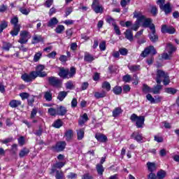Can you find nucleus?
Listing matches in <instances>:
<instances>
[{"label": "nucleus", "mask_w": 179, "mask_h": 179, "mask_svg": "<svg viewBox=\"0 0 179 179\" xmlns=\"http://www.w3.org/2000/svg\"><path fill=\"white\" fill-rule=\"evenodd\" d=\"M149 54H152V55H156L157 54V52L153 45L145 48V50L141 52V57L145 58V57H148Z\"/></svg>", "instance_id": "8"}, {"label": "nucleus", "mask_w": 179, "mask_h": 179, "mask_svg": "<svg viewBox=\"0 0 179 179\" xmlns=\"http://www.w3.org/2000/svg\"><path fill=\"white\" fill-rule=\"evenodd\" d=\"M58 24V20H57V17H52L50 20V21L48 23V27H54V26Z\"/></svg>", "instance_id": "30"}, {"label": "nucleus", "mask_w": 179, "mask_h": 179, "mask_svg": "<svg viewBox=\"0 0 179 179\" xmlns=\"http://www.w3.org/2000/svg\"><path fill=\"white\" fill-rule=\"evenodd\" d=\"M43 40V38H41V36H37V35H34L33 36V41L34 42L33 44H37V43H40V41H41Z\"/></svg>", "instance_id": "42"}, {"label": "nucleus", "mask_w": 179, "mask_h": 179, "mask_svg": "<svg viewBox=\"0 0 179 179\" xmlns=\"http://www.w3.org/2000/svg\"><path fill=\"white\" fill-rule=\"evenodd\" d=\"M20 96L22 100H24L26 99H29V93H27V92H22L20 94Z\"/></svg>", "instance_id": "60"}, {"label": "nucleus", "mask_w": 179, "mask_h": 179, "mask_svg": "<svg viewBox=\"0 0 179 179\" xmlns=\"http://www.w3.org/2000/svg\"><path fill=\"white\" fill-rule=\"evenodd\" d=\"M30 153V150L29 148H24L22 150H20L19 156L20 157H24V156H27Z\"/></svg>", "instance_id": "32"}, {"label": "nucleus", "mask_w": 179, "mask_h": 179, "mask_svg": "<svg viewBox=\"0 0 179 179\" xmlns=\"http://www.w3.org/2000/svg\"><path fill=\"white\" fill-rule=\"evenodd\" d=\"M21 104H22V102L20 101H17L15 99L10 101L9 103V106L12 108H16V107H19V106H20Z\"/></svg>", "instance_id": "25"}, {"label": "nucleus", "mask_w": 179, "mask_h": 179, "mask_svg": "<svg viewBox=\"0 0 179 179\" xmlns=\"http://www.w3.org/2000/svg\"><path fill=\"white\" fill-rule=\"evenodd\" d=\"M36 115H37V108H34L31 112V118H34Z\"/></svg>", "instance_id": "63"}, {"label": "nucleus", "mask_w": 179, "mask_h": 179, "mask_svg": "<svg viewBox=\"0 0 179 179\" xmlns=\"http://www.w3.org/2000/svg\"><path fill=\"white\" fill-rule=\"evenodd\" d=\"M66 146V143L65 141H60L56 143L55 146L52 147L54 150L56 152H62L65 147Z\"/></svg>", "instance_id": "13"}, {"label": "nucleus", "mask_w": 179, "mask_h": 179, "mask_svg": "<svg viewBox=\"0 0 179 179\" xmlns=\"http://www.w3.org/2000/svg\"><path fill=\"white\" fill-rule=\"evenodd\" d=\"M82 179H93V177L90 176L89 173H85L83 176Z\"/></svg>", "instance_id": "64"}, {"label": "nucleus", "mask_w": 179, "mask_h": 179, "mask_svg": "<svg viewBox=\"0 0 179 179\" xmlns=\"http://www.w3.org/2000/svg\"><path fill=\"white\" fill-rule=\"evenodd\" d=\"M131 138H133L136 142H141V141H143V136L142 134H139L138 132L134 131L131 135Z\"/></svg>", "instance_id": "19"}, {"label": "nucleus", "mask_w": 179, "mask_h": 179, "mask_svg": "<svg viewBox=\"0 0 179 179\" xmlns=\"http://www.w3.org/2000/svg\"><path fill=\"white\" fill-rule=\"evenodd\" d=\"M95 138L98 141V142L104 143L107 141V136H106L104 134H101L100 133L96 134Z\"/></svg>", "instance_id": "21"}, {"label": "nucleus", "mask_w": 179, "mask_h": 179, "mask_svg": "<svg viewBox=\"0 0 179 179\" xmlns=\"http://www.w3.org/2000/svg\"><path fill=\"white\" fill-rule=\"evenodd\" d=\"M6 27H8V22L5 20L1 21V24H0V33H2Z\"/></svg>", "instance_id": "40"}, {"label": "nucleus", "mask_w": 179, "mask_h": 179, "mask_svg": "<svg viewBox=\"0 0 179 179\" xmlns=\"http://www.w3.org/2000/svg\"><path fill=\"white\" fill-rule=\"evenodd\" d=\"M77 136L78 141H82L85 137V129H80L78 131H77Z\"/></svg>", "instance_id": "33"}, {"label": "nucleus", "mask_w": 179, "mask_h": 179, "mask_svg": "<svg viewBox=\"0 0 179 179\" xmlns=\"http://www.w3.org/2000/svg\"><path fill=\"white\" fill-rule=\"evenodd\" d=\"M119 52L121 55L125 56L128 55V50L125 48H122L119 50Z\"/></svg>", "instance_id": "51"}, {"label": "nucleus", "mask_w": 179, "mask_h": 179, "mask_svg": "<svg viewBox=\"0 0 179 179\" xmlns=\"http://www.w3.org/2000/svg\"><path fill=\"white\" fill-rule=\"evenodd\" d=\"M92 9L95 13H103V10H104L103 6L100 5V1H99V0H93Z\"/></svg>", "instance_id": "9"}, {"label": "nucleus", "mask_w": 179, "mask_h": 179, "mask_svg": "<svg viewBox=\"0 0 179 179\" xmlns=\"http://www.w3.org/2000/svg\"><path fill=\"white\" fill-rule=\"evenodd\" d=\"M64 30L65 27H64V25H58L55 29V31L56 33H57V34H61V33H62V31H64Z\"/></svg>", "instance_id": "45"}, {"label": "nucleus", "mask_w": 179, "mask_h": 179, "mask_svg": "<svg viewBox=\"0 0 179 179\" xmlns=\"http://www.w3.org/2000/svg\"><path fill=\"white\" fill-rule=\"evenodd\" d=\"M48 82L50 86L53 87H61L62 85V81L57 77L50 76L48 78Z\"/></svg>", "instance_id": "5"}, {"label": "nucleus", "mask_w": 179, "mask_h": 179, "mask_svg": "<svg viewBox=\"0 0 179 179\" xmlns=\"http://www.w3.org/2000/svg\"><path fill=\"white\" fill-rule=\"evenodd\" d=\"M36 73L34 71H31L29 73H24L22 75L21 79L24 80V82H27V83L34 80L36 78Z\"/></svg>", "instance_id": "7"}, {"label": "nucleus", "mask_w": 179, "mask_h": 179, "mask_svg": "<svg viewBox=\"0 0 179 179\" xmlns=\"http://www.w3.org/2000/svg\"><path fill=\"white\" fill-rule=\"evenodd\" d=\"M106 94H107L104 91L102 92H95L94 97H96V99H103V97H106Z\"/></svg>", "instance_id": "37"}, {"label": "nucleus", "mask_w": 179, "mask_h": 179, "mask_svg": "<svg viewBox=\"0 0 179 179\" xmlns=\"http://www.w3.org/2000/svg\"><path fill=\"white\" fill-rule=\"evenodd\" d=\"M66 89H69L71 90L73 89L75 87H73V83H72V81H69L66 83Z\"/></svg>", "instance_id": "57"}, {"label": "nucleus", "mask_w": 179, "mask_h": 179, "mask_svg": "<svg viewBox=\"0 0 179 179\" xmlns=\"http://www.w3.org/2000/svg\"><path fill=\"white\" fill-rule=\"evenodd\" d=\"M114 27V31L115 33L117 35V36H121V31L120 30V27H118L117 25V24H115V25H113Z\"/></svg>", "instance_id": "53"}, {"label": "nucleus", "mask_w": 179, "mask_h": 179, "mask_svg": "<svg viewBox=\"0 0 179 179\" xmlns=\"http://www.w3.org/2000/svg\"><path fill=\"white\" fill-rule=\"evenodd\" d=\"M153 20L151 18H145L144 22L142 24V27L145 28L149 27L150 30H152V27L155 26V24H152Z\"/></svg>", "instance_id": "17"}, {"label": "nucleus", "mask_w": 179, "mask_h": 179, "mask_svg": "<svg viewBox=\"0 0 179 179\" xmlns=\"http://www.w3.org/2000/svg\"><path fill=\"white\" fill-rule=\"evenodd\" d=\"M165 92L169 94H176V93H177V90L173 87H168L165 89Z\"/></svg>", "instance_id": "39"}, {"label": "nucleus", "mask_w": 179, "mask_h": 179, "mask_svg": "<svg viewBox=\"0 0 179 179\" xmlns=\"http://www.w3.org/2000/svg\"><path fill=\"white\" fill-rule=\"evenodd\" d=\"M167 155V150L164 148L160 150L159 151V156L161 157H164L165 156Z\"/></svg>", "instance_id": "59"}, {"label": "nucleus", "mask_w": 179, "mask_h": 179, "mask_svg": "<svg viewBox=\"0 0 179 179\" xmlns=\"http://www.w3.org/2000/svg\"><path fill=\"white\" fill-rule=\"evenodd\" d=\"M130 120L131 122H136V127L137 128H143V124H145V116H137L136 114L133 113L130 117Z\"/></svg>", "instance_id": "3"}, {"label": "nucleus", "mask_w": 179, "mask_h": 179, "mask_svg": "<svg viewBox=\"0 0 179 179\" xmlns=\"http://www.w3.org/2000/svg\"><path fill=\"white\" fill-rule=\"evenodd\" d=\"M128 68L131 72H138V71H141L140 65L128 66Z\"/></svg>", "instance_id": "34"}, {"label": "nucleus", "mask_w": 179, "mask_h": 179, "mask_svg": "<svg viewBox=\"0 0 179 179\" xmlns=\"http://www.w3.org/2000/svg\"><path fill=\"white\" fill-rule=\"evenodd\" d=\"M43 97L46 100V101H52V93L51 92V91L45 92Z\"/></svg>", "instance_id": "28"}, {"label": "nucleus", "mask_w": 179, "mask_h": 179, "mask_svg": "<svg viewBox=\"0 0 179 179\" xmlns=\"http://www.w3.org/2000/svg\"><path fill=\"white\" fill-rule=\"evenodd\" d=\"M167 52H164L162 55V58L166 60H170L173 58V53L177 51V48L173 45V43H168L166 46Z\"/></svg>", "instance_id": "2"}, {"label": "nucleus", "mask_w": 179, "mask_h": 179, "mask_svg": "<svg viewBox=\"0 0 179 179\" xmlns=\"http://www.w3.org/2000/svg\"><path fill=\"white\" fill-rule=\"evenodd\" d=\"M131 78L129 74L125 75L122 78L123 82H125L126 83L131 82Z\"/></svg>", "instance_id": "52"}, {"label": "nucleus", "mask_w": 179, "mask_h": 179, "mask_svg": "<svg viewBox=\"0 0 179 179\" xmlns=\"http://www.w3.org/2000/svg\"><path fill=\"white\" fill-rule=\"evenodd\" d=\"M168 74L166 73L163 70H157V78H156V82L157 85H160L162 82H163V80Z\"/></svg>", "instance_id": "12"}, {"label": "nucleus", "mask_w": 179, "mask_h": 179, "mask_svg": "<svg viewBox=\"0 0 179 179\" xmlns=\"http://www.w3.org/2000/svg\"><path fill=\"white\" fill-rule=\"evenodd\" d=\"M106 20L107 23H109V24H112V26H114L116 24L115 20H114V18H113L110 16L108 17Z\"/></svg>", "instance_id": "48"}, {"label": "nucleus", "mask_w": 179, "mask_h": 179, "mask_svg": "<svg viewBox=\"0 0 179 179\" xmlns=\"http://www.w3.org/2000/svg\"><path fill=\"white\" fill-rule=\"evenodd\" d=\"M148 37L152 43H157L159 41V35L156 33V27H151V32L148 34Z\"/></svg>", "instance_id": "10"}, {"label": "nucleus", "mask_w": 179, "mask_h": 179, "mask_svg": "<svg viewBox=\"0 0 179 179\" xmlns=\"http://www.w3.org/2000/svg\"><path fill=\"white\" fill-rule=\"evenodd\" d=\"M73 10V8H72V7L67 8L66 9L65 17H67V16H69V15L72 13Z\"/></svg>", "instance_id": "61"}, {"label": "nucleus", "mask_w": 179, "mask_h": 179, "mask_svg": "<svg viewBox=\"0 0 179 179\" xmlns=\"http://www.w3.org/2000/svg\"><path fill=\"white\" fill-rule=\"evenodd\" d=\"M161 31L163 34H166V33H168V34H174L176 33V29L172 26L164 24L162 26Z\"/></svg>", "instance_id": "11"}, {"label": "nucleus", "mask_w": 179, "mask_h": 179, "mask_svg": "<svg viewBox=\"0 0 179 179\" xmlns=\"http://www.w3.org/2000/svg\"><path fill=\"white\" fill-rule=\"evenodd\" d=\"M62 126V120L61 119H58L57 120L55 121L52 124V127L55 128H61Z\"/></svg>", "instance_id": "38"}, {"label": "nucleus", "mask_w": 179, "mask_h": 179, "mask_svg": "<svg viewBox=\"0 0 179 179\" xmlns=\"http://www.w3.org/2000/svg\"><path fill=\"white\" fill-rule=\"evenodd\" d=\"M122 113L121 108H115L113 111V117H117Z\"/></svg>", "instance_id": "36"}, {"label": "nucleus", "mask_w": 179, "mask_h": 179, "mask_svg": "<svg viewBox=\"0 0 179 179\" xmlns=\"http://www.w3.org/2000/svg\"><path fill=\"white\" fill-rule=\"evenodd\" d=\"M56 179H64V172L62 171H56Z\"/></svg>", "instance_id": "47"}, {"label": "nucleus", "mask_w": 179, "mask_h": 179, "mask_svg": "<svg viewBox=\"0 0 179 179\" xmlns=\"http://www.w3.org/2000/svg\"><path fill=\"white\" fill-rule=\"evenodd\" d=\"M134 17L137 19L136 22L138 23L139 24H141V23H143L146 19V17L142 15V13L136 12L134 13Z\"/></svg>", "instance_id": "15"}, {"label": "nucleus", "mask_w": 179, "mask_h": 179, "mask_svg": "<svg viewBox=\"0 0 179 179\" xmlns=\"http://www.w3.org/2000/svg\"><path fill=\"white\" fill-rule=\"evenodd\" d=\"M65 164H66V162H56L55 164H53V166L56 169H62V167H64Z\"/></svg>", "instance_id": "46"}, {"label": "nucleus", "mask_w": 179, "mask_h": 179, "mask_svg": "<svg viewBox=\"0 0 179 179\" xmlns=\"http://www.w3.org/2000/svg\"><path fill=\"white\" fill-rule=\"evenodd\" d=\"M40 58H41V52L36 53L34 57V62H38V61H40Z\"/></svg>", "instance_id": "55"}, {"label": "nucleus", "mask_w": 179, "mask_h": 179, "mask_svg": "<svg viewBox=\"0 0 179 179\" xmlns=\"http://www.w3.org/2000/svg\"><path fill=\"white\" fill-rule=\"evenodd\" d=\"M124 36L127 40H129V41H134V35L132 34V31H131V29H127L124 32Z\"/></svg>", "instance_id": "24"}, {"label": "nucleus", "mask_w": 179, "mask_h": 179, "mask_svg": "<svg viewBox=\"0 0 179 179\" xmlns=\"http://www.w3.org/2000/svg\"><path fill=\"white\" fill-rule=\"evenodd\" d=\"M167 176V173L166 171L161 169L157 173V178L158 179H164Z\"/></svg>", "instance_id": "29"}, {"label": "nucleus", "mask_w": 179, "mask_h": 179, "mask_svg": "<svg viewBox=\"0 0 179 179\" xmlns=\"http://www.w3.org/2000/svg\"><path fill=\"white\" fill-rule=\"evenodd\" d=\"M48 113L52 117H55V115H57V109L54 108H50L48 110Z\"/></svg>", "instance_id": "41"}, {"label": "nucleus", "mask_w": 179, "mask_h": 179, "mask_svg": "<svg viewBox=\"0 0 179 179\" xmlns=\"http://www.w3.org/2000/svg\"><path fill=\"white\" fill-rule=\"evenodd\" d=\"M11 24H13V29L10 32V34L15 37V36H17L19 34V31H20V24H19V18L17 17H14L10 20Z\"/></svg>", "instance_id": "4"}, {"label": "nucleus", "mask_w": 179, "mask_h": 179, "mask_svg": "<svg viewBox=\"0 0 179 179\" xmlns=\"http://www.w3.org/2000/svg\"><path fill=\"white\" fill-rule=\"evenodd\" d=\"M146 99L147 100H148V101H150V103H156V100H155V98H153V96L150 94H148L146 95Z\"/></svg>", "instance_id": "49"}, {"label": "nucleus", "mask_w": 179, "mask_h": 179, "mask_svg": "<svg viewBox=\"0 0 179 179\" xmlns=\"http://www.w3.org/2000/svg\"><path fill=\"white\" fill-rule=\"evenodd\" d=\"M94 59V56L93 55H90V53H85L84 56L85 62L92 63Z\"/></svg>", "instance_id": "23"}, {"label": "nucleus", "mask_w": 179, "mask_h": 179, "mask_svg": "<svg viewBox=\"0 0 179 179\" xmlns=\"http://www.w3.org/2000/svg\"><path fill=\"white\" fill-rule=\"evenodd\" d=\"M29 34V32H27V31H22L20 32V38L18 40V43H20V44H26V43H27V36Z\"/></svg>", "instance_id": "14"}, {"label": "nucleus", "mask_w": 179, "mask_h": 179, "mask_svg": "<svg viewBox=\"0 0 179 179\" xmlns=\"http://www.w3.org/2000/svg\"><path fill=\"white\" fill-rule=\"evenodd\" d=\"M159 8L161 10H164L165 15H169V13H171L172 10L171 5L170 4V3H166L164 6H161V7Z\"/></svg>", "instance_id": "16"}, {"label": "nucleus", "mask_w": 179, "mask_h": 179, "mask_svg": "<svg viewBox=\"0 0 179 179\" xmlns=\"http://www.w3.org/2000/svg\"><path fill=\"white\" fill-rule=\"evenodd\" d=\"M59 76L62 79H70L73 78L76 75V69L75 67H71L70 71L69 69L62 67L58 73Z\"/></svg>", "instance_id": "1"}, {"label": "nucleus", "mask_w": 179, "mask_h": 179, "mask_svg": "<svg viewBox=\"0 0 179 179\" xmlns=\"http://www.w3.org/2000/svg\"><path fill=\"white\" fill-rule=\"evenodd\" d=\"M12 141H13V138L10 137V138H6L4 140H1V143L6 145L7 143H10V142H12Z\"/></svg>", "instance_id": "58"}, {"label": "nucleus", "mask_w": 179, "mask_h": 179, "mask_svg": "<svg viewBox=\"0 0 179 179\" xmlns=\"http://www.w3.org/2000/svg\"><path fill=\"white\" fill-rule=\"evenodd\" d=\"M44 69H45V66L43 64H39L36 67V71H34V73L36 78H38V76L39 78H46L47 73L45 71H43Z\"/></svg>", "instance_id": "6"}, {"label": "nucleus", "mask_w": 179, "mask_h": 179, "mask_svg": "<svg viewBox=\"0 0 179 179\" xmlns=\"http://www.w3.org/2000/svg\"><path fill=\"white\" fill-rule=\"evenodd\" d=\"M113 93H115L117 95L121 94V93H122V88L120 86H115L113 88Z\"/></svg>", "instance_id": "43"}, {"label": "nucleus", "mask_w": 179, "mask_h": 179, "mask_svg": "<svg viewBox=\"0 0 179 179\" xmlns=\"http://www.w3.org/2000/svg\"><path fill=\"white\" fill-rule=\"evenodd\" d=\"M20 12H21V13H22V15H29V13H30V10L29 9H26L24 8H20Z\"/></svg>", "instance_id": "54"}, {"label": "nucleus", "mask_w": 179, "mask_h": 179, "mask_svg": "<svg viewBox=\"0 0 179 179\" xmlns=\"http://www.w3.org/2000/svg\"><path fill=\"white\" fill-rule=\"evenodd\" d=\"M102 89H105L106 92H110L111 90V85H110V83L105 81L102 83Z\"/></svg>", "instance_id": "35"}, {"label": "nucleus", "mask_w": 179, "mask_h": 179, "mask_svg": "<svg viewBox=\"0 0 179 179\" xmlns=\"http://www.w3.org/2000/svg\"><path fill=\"white\" fill-rule=\"evenodd\" d=\"M66 96H68V92L61 91L58 94L57 100H59V101H64V99H65Z\"/></svg>", "instance_id": "27"}, {"label": "nucleus", "mask_w": 179, "mask_h": 179, "mask_svg": "<svg viewBox=\"0 0 179 179\" xmlns=\"http://www.w3.org/2000/svg\"><path fill=\"white\" fill-rule=\"evenodd\" d=\"M57 115H61L63 117L64 115H66V113H68V110L66 109V107L60 106L57 108Z\"/></svg>", "instance_id": "18"}, {"label": "nucleus", "mask_w": 179, "mask_h": 179, "mask_svg": "<svg viewBox=\"0 0 179 179\" xmlns=\"http://www.w3.org/2000/svg\"><path fill=\"white\" fill-rule=\"evenodd\" d=\"M143 92L144 93H152V88L148 87V85L143 84Z\"/></svg>", "instance_id": "44"}, {"label": "nucleus", "mask_w": 179, "mask_h": 179, "mask_svg": "<svg viewBox=\"0 0 179 179\" xmlns=\"http://www.w3.org/2000/svg\"><path fill=\"white\" fill-rule=\"evenodd\" d=\"M163 83L164 86H167V85L170 83V77L169 76V74L164 78Z\"/></svg>", "instance_id": "56"}, {"label": "nucleus", "mask_w": 179, "mask_h": 179, "mask_svg": "<svg viewBox=\"0 0 179 179\" xmlns=\"http://www.w3.org/2000/svg\"><path fill=\"white\" fill-rule=\"evenodd\" d=\"M96 170L99 176H103V173H104V166L100 164H97L96 165Z\"/></svg>", "instance_id": "31"}, {"label": "nucleus", "mask_w": 179, "mask_h": 179, "mask_svg": "<svg viewBox=\"0 0 179 179\" xmlns=\"http://www.w3.org/2000/svg\"><path fill=\"white\" fill-rule=\"evenodd\" d=\"M64 138H66V141L67 142L72 141V138H73V131L72 129L66 131L64 134Z\"/></svg>", "instance_id": "20"}, {"label": "nucleus", "mask_w": 179, "mask_h": 179, "mask_svg": "<svg viewBox=\"0 0 179 179\" xmlns=\"http://www.w3.org/2000/svg\"><path fill=\"white\" fill-rule=\"evenodd\" d=\"M99 48L101 51H106V41H103L99 43Z\"/></svg>", "instance_id": "62"}, {"label": "nucleus", "mask_w": 179, "mask_h": 179, "mask_svg": "<svg viewBox=\"0 0 179 179\" xmlns=\"http://www.w3.org/2000/svg\"><path fill=\"white\" fill-rule=\"evenodd\" d=\"M147 167L148 169V171H150V173H153V171H156L157 167H156V164L155 162H148Z\"/></svg>", "instance_id": "26"}, {"label": "nucleus", "mask_w": 179, "mask_h": 179, "mask_svg": "<svg viewBox=\"0 0 179 179\" xmlns=\"http://www.w3.org/2000/svg\"><path fill=\"white\" fill-rule=\"evenodd\" d=\"M162 89H163V85L157 84L156 86H154V87L152 88L151 93H153L154 94H159Z\"/></svg>", "instance_id": "22"}, {"label": "nucleus", "mask_w": 179, "mask_h": 179, "mask_svg": "<svg viewBox=\"0 0 179 179\" xmlns=\"http://www.w3.org/2000/svg\"><path fill=\"white\" fill-rule=\"evenodd\" d=\"M10 152L13 155H16V153H17V144H13L12 145L11 150H10Z\"/></svg>", "instance_id": "50"}]
</instances>
